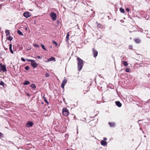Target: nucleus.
Listing matches in <instances>:
<instances>
[{
	"mask_svg": "<svg viewBox=\"0 0 150 150\" xmlns=\"http://www.w3.org/2000/svg\"><path fill=\"white\" fill-rule=\"evenodd\" d=\"M12 44H10L9 45V50H10V52H11V53L12 54H13L14 52H13V51L12 50Z\"/></svg>",
	"mask_w": 150,
	"mask_h": 150,
	"instance_id": "12",
	"label": "nucleus"
},
{
	"mask_svg": "<svg viewBox=\"0 0 150 150\" xmlns=\"http://www.w3.org/2000/svg\"><path fill=\"white\" fill-rule=\"evenodd\" d=\"M50 62V59H48L47 60L45 61L46 62Z\"/></svg>",
	"mask_w": 150,
	"mask_h": 150,
	"instance_id": "36",
	"label": "nucleus"
},
{
	"mask_svg": "<svg viewBox=\"0 0 150 150\" xmlns=\"http://www.w3.org/2000/svg\"><path fill=\"white\" fill-rule=\"evenodd\" d=\"M120 11L122 13H125V10L123 8H120Z\"/></svg>",
	"mask_w": 150,
	"mask_h": 150,
	"instance_id": "23",
	"label": "nucleus"
},
{
	"mask_svg": "<svg viewBox=\"0 0 150 150\" xmlns=\"http://www.w3.org/2000/svg\"><path fill=\"white\" fill-rule=\"evenodd\" d=\"M13 38L11 36H10L8 37H7V39L8 40L11 41L12 40Z\"/></svg>",
	"mask_w": 150,
	"mask_h": 150,
	"instance_id": "18",
	"label": "nucleus"
},
{
	"mask_svg": "<svg viewBox=\"0 0 150 150\" xmlns=\"http://www.w3.org/2000/svg\"><path fill=\"white\" fill-rule=\"evenodd\" d=\"M31 87L35 89L36 88V86L34 84H32L31 85Z\"/></svg>",
	"mask_w": 150,
	"mask_h": 150,
	"instance_id": "25",
	"label": "nucleus"
},
{
	"mask_svg": "<svg viewBox=\"0 0 150 150\" xmlns=\"http://www.w3.org/2000/svg\"><path fill=\"white\" fill-rule=\"evenodd\" d=\"M29 67L28 66H26L25 67V70H28L29 69Z\"/></svg>",
	"mask_w": 150,
	"mask_h": 150,
	"instance_id": "31",
	"label": "nucleus"
},
{
	"mask_svg": "<svg viewBox=\"0 0 150 150\" xmlns=\"http://www.w3.org/2000/svg\"><path fill=\"white\" fill-rule=\"evenodd\" d=\"M69 33H68L67 34V35L66 36V40L67 41H68L69 40Z\"/></svg>",
	"mask_w": 150,
	"mask_h": 150,
	"instance_id": "22",
	"label": "nucleus"
},
{
	"mask_svg": "<svg viewBox=\"0 0 150 150\" xmlns=\"http://www.w3.org/2000/svg\"><path fill=\"white\" fill-rule=\"evenodd\" d=\"M45 76L46 77H48L50 76V74L48 73H46L45 74Z\"/></svg>",
	"mask_w": 150,
	"mask_h": 150,
	"instance_id": "27",
	"label": "nucleus"
},
{
	"mask_svg": "<svg viewBox=\"0 0 150 150\" xmlns=\"http://www.w3.org/2000/svg\"><path fill=\"white\" fill-rule=\"evenodd\" d=\"M43 98H44V101L47 103V104H49V103L48 102V101H47V100H46V98L45 97V96H43Z\"/></svg>",
	"mask_w": 150,
	"mask_h": 150,
	"instance_id": "21",
	"label": "nucleus"
},
{
	"mask_svg": "<svg viewBox=\"0 0 150 150\" xmlns=\"http://www.w3.org/2000/svg\"><path fill=\"white\" fill-rule=\"evenodd\" d=\"M78 63V69L79 71H80L82 69L83 64V61L79 57L77 58Z\"/></svg>",
	"mask_w": 150,
	"mask_h": 150,
	"instance_id": "1",
	"label": "nucleus"
},
{
	"mask_svg": "<svg viewBox=\"0 0 150 150\" xmlns=\"http://www.w3.org/2000/svg\"><path fill=\"white\" fill-rule=\"evenodd\" d=\"M31 66L34 68L37 67L38 66V64L35 61L33 60L31 62Z\"/></svg>",
	"mask_w": 150,
	"mask_h": 150,
	"instance_id": "4",
	"label": "nucleus"
},
{
	"mask_svg": "<svg viewBox=\"0 0 150 150\" xmlns=\"http://www.w3.org/2000/svg\"><path fill=\"white\" fill-rule=\"evenodd\" d=\"M67 150H69L68 149H67Z\"/></svg>",
	"mask_w": 150,
	"mask_h": 150,
	"instance_id": "42",
	"label": "nucleus"
},
{
	"mask_svg": "<svg viewBox=\"0 0 150 150\" xmlns=\"http://www.w3.org/2000/svg\"><path fill=\"white\" fill-rule=\"evenodd\" d=\"M116 105L119 107L122 106V104L119 101H116L115 102Z\"/></svg>",
	"mask_w": 150,
	"mask_h": 150,
	"instance_id": "11",
	"label": "nucleus"
},
{
	"mask_svg": "<svg viewBox=\"0 0 150 150\" xmlns=\"http://www.w3.org/2000/svg\"><path fill=\"white\" fill-rule=\"evenodd\" d=\"M93 54L94 57H96L98 55V52L96 50H95L94 48H93Z\"/></svg>",
	"mask_w": 150,
	"mask_h": 150,
	"instance_id": "7",
	"label": "nucleus"
},
{
	"mask_svg": "<svg viewBox=\"0 0 150 150\" xmlns=\"http://www.w3.org/2000/svg\"><path fill=\"white\" fill-rule=\"evenodd\" d=\"M134 40L137 43H139L140 42V40L138 38H135L134 39Z\"/></svg>",
	"mask_w": 150,
	"mask_h": 150,
	"instance_id": "14",
	"label": "nucleus"
},
{
	"mask_svg": "<svg viewBox=\"0 0 150 150\" xmlns=\"http://www.w3.org/2000/svg\"><path fill=\"white\" fill-rule=\"evenodd\" d=\"M2 134L1 132H0V137H1L2 136Z\"/></svg>",
	"mask_w": 150,
	"mask_h": 150,
	"instance_id": "38",
	"label": "nucleus"
},
{
	"mask_svg": "<svg viewBox=\"0 0 150 150\" xmlns=\"http://www.w3.org/2000/svg\"><path fill=\"white\" fill-rule=\"evenodd\" d=\"M125 71L127 72H129L130 71L129 69V68H127L125 69Z\"/></svg>",
	"mask_w": 150,
	"mask_h": 150,
	"instance_id": "29",
	"label": "nucleus"
},
{
	"mask_svg": "<svg viewBox=\"0 0 150 150\" xmlns=\"http://www.w3.org/2000/svg\"><path fill=\"white\" fill-rule=\"evenodd\" d=\"M126 10L127 11V12H129V8H126Z\"/></svg>",
	"mask_w": 150,
	"mask_h": 150,
	"instance_id": "37",
	"label": "nucleus"
},
{
	"mask_svg": "<svg viewBox=\"0 0 150 150\" xmlns=\"http://www.w3.org/2000/svg\"><path fill=\"white\" fill-rule=\"evenodd\" d=\"M31 14L29 12H25L24 13L23 15L25 17L27 18L31 16Z\"/></svg>",
	"mask_w": 150,
	"mask_h": 150,
	"instance_id": "6",
	"label": "nucleus"
},
{
	"mask_svg": "<svg viewBox=\"0 0 150 150\" xmlns=\"http://www.w3.org/2000/svg\"><path fill=\"white\" fill-rule=\"evenodd\" d=\"M1 64L2 65V64H0V65H1Z\"/></svg>",
	"mask_w": 150,
	"mask_h": 150,
	"instance_id": "41",
	"label": "nucleus"
},
{
	"mask_svg": "<svg viewBox=\"0 0 150 150\" xmlns=\"http://www.w3.org/2000/svg\"><path fill=\"white\" fill-rule=\"evenodd\" d=\"M123 64L125 66H127L128 65L126 61H124L123 62Z\"/></svg>",
	"mask_w": 150,
	"mask_h": 150,
	"instance_id": "24",
	"label": "nucleus"
},
{
	"mask_svg": "<svg viewBox=\"0 0 150 150\" xmlns=\"http://www.w3.org/2000/svg\"><path fill=\"white\" fill-rule=\"evenodd\" d=\"M97 26L98 28H100V27H101V24H99V23H98V25H97Z\"/></svg>",
	"mask_w": 150,
	"mask_h": 150,
	"instance_id": "33",
	"label": "nucleus"
},
{
	"mask_svg": "<svg viewBox=\"0 0 150 150\" xmlns=\"http://www.w3.org/2000/svg\"><path fill=\"white\" fill-rule=\"evenodd\" d=\"M36 57L39 59H40L42 58L40 56H37Z\"/></svg>",
	"mask_w": 150,
	"mask_h": 150,
	"instance_id": "32",
	"label": "nucleus"
},
{
	"mask_svg": "<svg viewBox=\"0 0 150 150\" xmlns=\"http://www.w3.org/2000/svg\"><path fill=\"white\" fill-rule=\"evenodd\" d=\"M1 67H0V71H1Z\"/></svg>",
	"mask_w": 150,
	"mask_h": 150,
	"instance_id": "40",
	"label": "nucleus"
},
{
	"mask_svg": "<svg viewBox=\"0 0 150 150\" xmlns=\"http://www.w3.org/2000/svg\"><path fill=\"white\" fill-rule=\"evenodd\" d=\"M5 32L7 36L9 35L10 34L9 30H6Z\"/></svg>",
	"mask_w": 150,
	"mask_h": 150,
	"instance_id": "16",
	"label": "nucleus"
},
{
	"mask_svg": "<svg viewBox=\"0 0 150 150\" xmlns=\"http://www.w3.org/2000/svg\"><path fill=\"white\" fill-rule=\"evenodd\" d=\"M50 16L52 18V20L53 21H55L57 18V15L54 12H52L50 14Z\"/></svg>",
	"mask_w": 150,
	"mask_h": 150,
	"instance_id": "3",
	"label": "nucleus"
},
{
	"mask_svg": "<svg viewBox=\"0 0 150 150\" xmlns=\"http://www.w3.org/2000/svg\"><path fill=\"white\" fill-rule=\"evenodd\" d=\"M33 123L31 121H30L28 122L27 124H26V127H30L31 126H32L33 125Z\"/></svg>",
	"mask_w": 150,
	"mask_h": 150,
	"instance_id": "5",
	"label": "nucleus"
},
{
	"mask_svg": "<svg viewBox=\"0 0 150 150\" xmlns=\"http://www.w3.org/2000/svg\"><path fill=\"white\" fill-rule=\"evenodd\" d=\"M41 46H42V48L45 50H46V49L45 48V46L43 44L41 45Z\"/></svg>",
	"mask_w": 150,
	"mask_h": 150,
	"instance_id": "28",
	"label": "nucleus"
},
{
	"mask_svg": "<svg viewBox=\"0 0 150 150\" xmlns=\"http://www.w3.org/2000/svg\"><path fill=\"white\" fill-rule=\"evenodd\" d=\"M67 80L65 79H64L62 81V84L61 85V87L62 88H64V86L65 84L67 83Z\"/></svg>",
	"mask_w": 150,
	"mask_h": 150,
	"instance_id": "8",
	"label": "nucleus"
},
{
	"mask_svg": "<svg viewBox=\"0 0 150 150\" xmlns=\"http://www.w3.org/2000/svg\"><path fill=\"white\" fill-rule=\"evenodd\" d=\"M49 59L50 61H55V58L54 57H52L51 58H50Z\"/></svg>",
	"mask_w": 150,
	"mask_h": 150,
	"instance_id": "17",
	"label": "nucleus"
},
{
	"mask_svg": "<svg viewBox=\"0 0 150 150\" xmlns=\"http://www.w3.org/2000/svg\"><path fill=\"white\" fill-rule=\"evenodd\" d=\"M101 144L103 146H105L107 145V142L104 140H102L101 142Z\"/></svg>",
	"mask_w": 150,
	"mask_h": 150,
	"instance_id": "10",
	"label": "nucleus"
},
{
	"mask_svg": "<svg viewBox=\"0 0 150 150\" xmlns=\"http://www.w3.org/2000/svg\"><path fill=\"white\" fill-rule=\"evenodd\" d=\"M108 124L110 125V127H114L115 125V123L114 122H109L108 123Z\"/></svg>",
	"mask_w": 150,
	"mask_h": 150,
	"instance_id": "13",
	"label": "nucleus"
},
{
	"mask_svg": "<svg viewBox=\"0 0 150 150\" xmlns=\"http://www.w3.org/2000/svg\"><path fill=\"white\" fill-rule=\"evenodd\" d=\"M30 83L28 81H25L23 83V84L24 85H27L29 84Z\"/></svg>",
	"mask_w": 150,
	"mask_h": 150,
	"instance_id": "15",
	"label": "nucleus"
},
{
	"mask_svg": "<svg viewBox=\"0 0 150 150\" xmlns=\"http://www.w3.org/2000/svg\"><path fill=\"white\" fill-rule=\"evenodd\" d=\"M26 60L28 61V62H31L33 60L29 59H27Z\"/></svg>",
	"mask_w": 150,
	"mask_h": 150,
	"instance_id": "30",
	"label": "nucleus"
},
{
	"mask_svg": "<svg viewBox=\"0 0 150 150\" xmlns=\"http://www.w3.org/2000/svg\"><path fill=\"white\" fill-rule=\"evenodd\" d=\"M1 70L2 71L4 72L7 71L6 66L4 65H2L1 67Z\"/></svg>",
	"mask_w": 150,
	"mask_h": 150,
	"instance_id": "9",
	"label": "nucleus"
},
{
	"mask_svg": "<svg viewBox=\"0 0 150 150\" xmlns=\"http://www.w3.org/2000/svg\"><path fill=\"white\" fill-rule=\"evenodd\" d=\"M21 60L23 62H25V59L23 57L21 58Z\"/></svg>",
	"mask_w": 150,
	"mask_h": 150,
	"instance_id": "34",
	"label": "nucleus"
},
{
	"mask_svg": "<svg viewBox=\"0 0 150 150\" xmlns=\"http://www.w3.org/2000/svg\"><path fill=\"white\" fill-rule=\"evenodd\" d=\"M62 114L63 115L65 116H67L69 114V112L68 111V110L66 108H64L62 110Z\"/></svg>",
	"mask_w": 150,
	"mask_h": 150,
	"instance_id": "2",
	"label": "nucleus"
},
{
	"mask_svg": "<svg viewBox=\"0 0 150 150\" xmlns=\"http://www.w3.org/2000/svg\"><path fill=\"white\" fill-rule=\"evenodd\" d=\"M34 46H35L37 47H39V45L37 44H35Z\"/></svg>",
	"mask_w": 150,
	"mask_h": 150,
	"instance_id": "35",
	"label": "nucleus"
},
{
	"mask_svg": "<svg viewBox=\"0 0 150 150\" xmlns=\"http://www.w3.org/2000/svg\"><path fill=\"white\" fill-rule=\"evenodd\" d=\"M18 34L20 35H23V34L22 33L20 30H18L17 31Z\"/></svg>",
	"mask_w": 150,
	"mask_h": 150,
	"instance_id": "19",
	"label": "nucleus"
},
{
	"mask_svg": "<svg viewBox=\"0 0 150 150\" xmlns=\"http://www.w3.org/2000/svg\"><path fill=\"white\" fill-rule=\"evenodd\" d=\"M52 43L53 44H55V46H56L57 45V43L54 40H53L52 41Z\"/></svg>",
	"mask_w": 150,
	"mask_h": 150,
	"instance_id": "26",
	"label": "nucleus"
},
{
	"mask_svg": "<svg viewBox=\"0 0 150 150\" xmlns=\"http://www.w3.org/2000/svg\"><path fill=\"white\" fill-rule=\"evenodd\" d=\"M5 83L2 81H0V85L2 86L3 87L4 86Z\"/></svg>",
	"mask_w": 150,
	"mask_h": 150,
	"instance_id": "20",
	"label": "nucleus"
},
{
	"mask_svg": "<svg viewBox=\"0 0 150 150\" xmlns=\"http://www.w3.org/2000/svg\"><path fill=\"white\" fill-rule=\"evenodd\" d=\"M107 140V138H104V141L106 140Z\"/></svg>",
	"mask_w": 150,
	"mask_h": 150,
	"instance_id": "39",
	"label": "nucleus"
}]
</instances>
